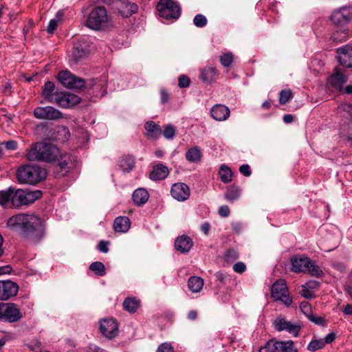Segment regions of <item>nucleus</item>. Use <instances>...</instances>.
<instances>
[{
	"label": "nucleus",
	"mask_w": 352,
	"mask_h": 352,
	"mask_svg": "<svg viewBox=\"0 0 352 352\" xmlns=\"http://www.w3.org/2000/svg\"><path fill=\"white\" fill-rule=\"evenodd\" d=\"M42 197L41 190H28L12 188V206L15 208L34 203Z\"/></svg>",
	"instance_id": "nucleus-5"
},
{
	"label": "nucleus",
	"mask_w": 352,
	"mask_h": 352,
	"mask_svg": "<svg viewBox=\"0 0 352 352\" xmlns=\"http://www.w3.org/2000/svg\"><path fill=\"white\" fill-rule=\"evenodd\" d=\"M139 305L140 302L134 298H127L123 302L124 309L130 313H134Z\"/></svg>",
	"instance_id": "nucleus-37"
},
{
	"label": "nucleus",
	"mask_w": 352,
	"mask_h": 352,
	"mask_svg": "<svg viewBox=\"0 0 352 352\" xmlns=\"http://www.w3.org/2000/svg\"><path fill=\"white\" fill-rule=\"evenodd\" d=\"M232 228L234 232L239 234L242 229V225L239 222H234L232 223Z\"/></svg>",
	"instance_id": "nucleus-64"
},
{
	"label": "nucleus",
	"mask_w": 352,
	"mask_h": 352,
	"mask_svg": "<svg viewBox=\"0 0 352 352\" xmlns=\"http://www.w3.org/2000/svg\"><path fill=\"white\" fill-rule=\"evenodd\" d=\"M239 171L241 174H243L245 177H249L251 175L252 171L250 170V167L248 164H243L239 168Z\"/></svg>",
	"instance_id": "nucleus-57"
},
{
	"label": "nucleus",
	"mask_w": 352,
	"mask_h": 352,
	"mask_svg": "<svg viewBox=\"0 0 352 352\" xmlns=\"http://www.w3.org/2000/svg\"><path fill=\"white\" fill-rule=\"evenodd\" d=\"M89 269L99 276H104L106 274V267L100 261H95L91 263Z\"/></svg>",
	"instance_id": "nucleus-38"
},
{
	"label": "nucleus",
	"mask_w": 352,
	"mask_h": 352,
	"mask_svg": "<svg viewBox=\"0 0 352 352\" xmlns=\"http://www.w3.org/2000/svg\"><path fill=\"white\" fill-rule=\"evenodd\" d=\"M100 331L107 338L113 339L118 335V323L113 318L102 319L100 322Z\"/></svg>",
	"instance_id": "nucleus-10"
},
{
	"label": "nucleus",
	"mask_w": 352,
	"mask_h": 352,
	"mask_svg": "<svg viewBox=\"0 0 352 352\" xmlns=\"http://www.w3.org/2000/svg\"><path fill=\"white\" fill-rule=\"evenodd\" d=\"M89 49L87 43L85 40L74 43L72 50V57L76 62H78L85 57Z\"/></svg>",
	"instance_id": "nucleus-19"
},
{
	"label": "nucleus",
	"mask_w": 352,
	"mask_h": 352,
	"mask_svg": "<svg viewBox=\"0 0 352 352\" xmlns=\"http://www.w3.org/2000/svg\"><path fill=\"white\" fill-rule=\"evenodd\" d=\"M204 286V280L199 276H191L188 280V287L193 293L201 291Z\"/></svg>",
	"instance_id": "nucleus-31"
},
{
	"label": "nucleus",
	"mask_w": 352,
	"mask_h": 352,
	"mask_svg": "<svg viewBox=\"0 0 352 352\" xmlns=\"http://www.w3.org/2000/svg\"><path fill=\"white\" fill-rule=\"evenodd\" d=\"M80 101V98L77 95L67 92L59 94L54 102L63 107L69 108L78 104Z\"/></svg>",
	"instance_id": "nucleus-17"
},
{
	"label": "nucleus",
	"mask_w": 352,
	"mask_h": 352,
	"mask_svg": "<svg viewBox=\"0 0 352 352\" xmlns=\"http://www.w3.org/2000/svg\"><path fill=\"white\" fill-rule=\"evenodd\" d=\"M146 135L152 138H158L162 134V129L160 125L153 121H148L144 124Z\"/></svg>",
	"instance_id": "nucleus-26"
},
{
	"label": "nucleus",
	"mask_w": 352,
	"mask_h": 352,
	"mask_svg": "<svg viewBox=\"0 0 352 352\" xmlns=\"http://www.w3.org/2000/svg\"><path fill=\"white\" fill-rule=\"evenodd\" d=\"M130 219L127 217H118L113 222V228L116 232H125L130 228Z\"/></svg>",
	"instance_id": "nucleus-27"
},
{
	"label": "nucleus",
	"mask_w": 352,
	"mask_h": 352,
	"mask_svg": "<svg viewBox=\"0 0 352 352\" xmlns=\"http://www.w3.org/2000/svg\"><path fill=\"white\" fill-rule=\"evenodd\" d=\"M192 244V241L189 236H181L176 239L175 248L182 253H187L191 249Z\"/></svg>",
	"instance_id": "nucleus-22"
},
{
	"label": "nucleus",
	"mask_w": 352,
	"mask_h": 352,
	"mask_svg": "<svg viewBox=\"0 0 352 352\" xmlns=\"http://www.w3.org/2000/svg\"><path fill=\"white\" fill-rule=\"evenodd\" d=\"M59 95V93L55 91V85L53 82L47 81L42 91V96L45 100L49 102H54L56 96Z\"/></svg>",
	"instance_id": "nucleus-20"
},
{
	"label": "nucleus",
	"mask_w": 352,
	"mask_h": 352,
	"mask_svg": "<svg viewBox=\"0 0 352 352\" xmlns=\"http://www.w3.org/2000/svg\"><path fill=\"white\" fill-rule=\"evenodd\" d=\"M272 298L276 301H281L286 307H290L292 299L289 295L286 281L278 279L272 287Z\"/></svg>",
	"instance_id": "nucleus-8"
},
{
	"label": "nucleus",
	"mask_w": 352,
	"mask_h": 352,
	"mask_svg": "<svg viewBox=\"0 0 352 352\" xmlns=\"http://www.w3.org/2000/svg\"><path fill=\"white\" fill-rule=\"evenodd\" d=\"M340 64L346 68L352 67V45H345L337 50Z\"/></svg>",
	"instance_id": "nucleus-15"
},
{
	"label": "nucleus",
	"mask_w": 352,
	"mask_h": 352,
	"mask_svg": "<svg viewBox=\"0 0 352 352\" xmlns=\"http://www.w3.org/2000/svg\"><path fill=\"white\" fill-rule=\"evenodd\" d=\"M292 270L296 273L306 272L311 260L305 256H296L291 259Z\"/></svg>",
	"instance_id": "nucleus-18"
},
{
	"label": "nucleus",
	"mask_w": 352,
	"mask_h": 352,
	"mask_svg": "<svg viewBox=\"0 0 352 352\" xmlns=\"http://www.w3.org/2000/svg\"><path fill=\"white\" fill-rule=\"evenodd\" d=\"M215 277L223 285H225L226 283V279L228 278L227 275L222 272H217L215 274Z\"/></svg>",
	"instance_id": "nucleus-62"
},
{
	"label": "nucleus",
	"mask_w": 352,
	"mask_h": 352,
	"mask_svg": "<svg viewBox=\"0 0 352 352\" xmlns=\"http://www.w3.org/2000/svg\"><path fill=\"white\" fill-rule=\"evenodd\" d=\"M283 329L284 331H287L294 337H298L301 329V326L289 321V324L286 327H283Z\"/></svg>",
	"instance_id": "nucleus-43"
},
{
	"label": "nucleus",
	"mask_w": 352,
	"mask_h": 352,
	"mask_svg": "<svg viewBox=\"0 0 352 352\" xmlns=\"http://www.w3.org/2000/svg\"><path fill=\"white\" fill-rule=\"evenodd\" d=\"M58 81L65 87L72 89H80L85 87V80L74 76L69 71H61L58 74Z\"/></svg>",
	"instance_id": "nucleus-9"
},
{
	"label": "nucleus",
	"mask_w": 352,
	"mask_h": 352,
	"mask_svg": "<svg viewBox=\"0 0 352 352\" xmlns=\"http://www.w3.org/2000/svg\"><path fill=\"white\" fill-rule=\"evenodd\" d=\"M119 166L123 171L129 173L134 168L135 159L131 155L123 156L119 162Z\"/></svg>",
	"instance_id": "nucleus-33"
},
{
	"label": "nucleus",
	"mask_w": 352,
	"mask_h": 352,
	"mask_svg": "<svg viewBox=\"0 0 352 352\" xmlns=\"http://www.w3.org/2000/svg\"><path fill=\"white\" fill-rule=\"evenodd\" d=\"M109 242L108 241H100L98 245V250L103 252V253H107L109 251V248H108V245H109Z\"/></svg>",
	"instance_id": "nucleus-59"
},
{
	"label": "nucleus",
	"mask_w": 352,
	"mask_h": 352,
	"mask_svg": "<svg viewBox=\"0 0 352 352\" xmlns=\"http://www.w3.org/2000/svg\"><path fill=\"white\" fill-rule=\"evenodd\" d=\"M212 117L217 121L226 120L230 116V109L222 104H216L210 110Z\"/></svg>",
	"instance_id": "nucleus-21"
},
{
	"label": "nucleus",
	"mask_w": 352,
	"mask_h": 352,
	"mask_svg": "<svg viewBox=\"0 0 352 352\" xmlns=\"http://www.w3.org/2000/svg\"><path fill=\"white\" fill-rule=\"evenodd\" d=\"M19 289V285L12 280H0V300H8L16 296Z\"/></svg>",
	"instance_id": "nucleus-13"
},
{
	"label": "nucleus",
	"mask_w": 352,
	"mask_h": 352,
	"mask_svg": "<svg viewBox=\"0 0 352 352\" xmlns=\"http://www.w3.org/2000/svg\"><path fill=\"white\" fill-rule=\"evenodd\" d=\"M110 21L107 10L104 6L95 5L91 8L86 20V25L93 30L105 29Z\"/></svg>",
	"instance_id": "nucleus-3"
},
{
	"label": "nucleus",
	"mask_w": 352,
	"mask_h": 352,
	"mask_svg": "<svg viewBox=\"0 0 352 352\" xmlns=\"http://www.w3.org/2000/svg\"><path fill=\"white\" fill-rule=\"evenodd\" d=\"M148 192L144 188H138L133 193V200L137 206L144 204L148 199Z\"/></svg>",
	"instance_id": "nucleus-28"
},
{
	"label": "nucleus",
	"mask_w": 352,
	"mask_h": 352,
	"mask_svg": "<svg viewBox=\"0 0 352 352\" xmlns=\"http://www.w3.org/2000/svg\"><path fill=\"white\" fill-rule=\"evenodd\" d=\"M233 270L235 272L242 274L246 270V266L243 262H237L233 266Z\"/></svg>",
	"instance_id": "nucleus-55"
},
{
	"label": "nucleus",
	"mask_w": 352,
	"mask_h": 352,
	"mask_svg": "<svg viewBox=\"0 0 352 352\" xmlns=\"http://www.w3.org/2000/svg\"><path fill=\"white\" fill-rule=\"evenodd\" d=\"M57 25H58L57 20L53 19H51L49 22V24H48V26L47 28V32L50 34L54 33V32L55 31V30L57 28Z\"/></svg>",
	"instance_id": "nucleus-58"
},
{
	"label": "nucleus",
	"mask_w": 352,
	"mask_h": 352,
	"mask_svg": "<svg viewBox=\"0 0 352 352\" xmlns=\"http://www.w3.org/2000/svg\"><path fill=\"white\" fill-rule=\"evenodd\" d=\"M221 180L224 184H228L232 181L233 173L232 170L226 165L222 164L219 170Z\"/></svg>",
	"instance_id": "nucleus-35"
},
{
	"label": "nucleus",
	"mask_w": 352,
	"mask_h": 352,
	"mask_svg": "<svg viewBox=\"0 0 352 352\" xmlns=\"http://www.w3.org/2000/svg\"><path fill=\"white\" fill-rule=\"evenodd\" d=\"M239 258L238 252L233 248H230L227 250L223 255V258L225 261L228 263H232L237 260Z\"/></svg>",
	"instance_id": "nucleus-41"
},
{
	"label": "nucleus",
	"mask_w": 352,
	"mask_h": 352,
	"mask_svg": "<svg viewBox=\"0 0 352 352\" xmlns=\"http://www.w3.org/2000/svg\"><path fill=\"white\" fill-rule=\"evenodd\" d=\"M330 84L336 88H341V86L346 82V77L338 70L329 78Z\"/></svg>",
	"instance_id": "nucleus-32"
},
{
	"label": "nucleus",
	"mask_w": 352,
	"mask_h": 352,
	"mask_svg": "<svg viewBox=\"0 0 352 352\" xmlns=\"http://www.w3.org/2000/svg\"><path fill=\"white\" fill-rule=\"evenodd\" d=\"M278 344L279 341L270 340L260 348L259 352H279Z\"/></svg>",
	"instance_id": "nucleus-40"
},
{
	"label": "nucleus",
	"mask_w": 352,
	"mask_h": 352,
	"mask_svg": "<svg viewBox=\"0 0 352 352\" xmlns=\"http://www.w3.org/2000/svg\"><path fill=\"white\" fill-rule=\"evenodd\" d=\"M23 318V314L15 303L0 302V320L16 322Z\"/></svg>",
	"instance_id": "nucleus-7"
},
{
	"label": "nucleus",
	"mask_w": 352,
	"mask_h": 352,
	"mask_svg": "<svg viewBox=\"0 0 352 352\" xmlns=\"http://www.w3.org/2000/svg\"><path fill=\"white\" fill-rule=\"evenodd\" d=\"M278 347L279 352H298L292 340L279 341Z\"/></svg>",
	"instance_id": "nucleus-39"
},
{
	"label": "nucleus",
	"mask_w": 352,
	"mask_h": 352,
	"mask_svg": "<svg viewBox=\"0 0 352 352\" xmlns=\"http://www.w3.org/2000/svg\"><path fill=\"white\" fill-rule=\"evenodd\" d=\"M33 114L39 120H58L63 117L62 113L51 106L38 107L34 109Z\"/></svg>",
	"instance_id": "nucleus-11"
},
{
	"label": "nucleus",
	"mask_w": 352,
	"mask_h": 352,
	"mask_svg": "<svg viewBox=\"0 0 352 352\" xmlns=\"http://www.w3.org/2000/svg\"><path fill=\"white\" fill-rule=\"evenodd\" d=\"M352 18V10L350 7H342L333 12L331 20L338 27H345Z\"/></svg>",
	"instance_id": "nucleus-12"
},
{
	"label": "nucleus",
	"mask_w": 352,
	"mask_h": 352,
	"mask_svg": "<svg viewBox=\"0 0 352 352\" xmlns=\"http://www.w3.org/2000/svg\"><path fill=\"white\" fill-rule=\"evenodd\" d=\"M0 205L6 208L12 206V187L0 191Z\"/></svg>",
	"instance_id": "nucleus-34"
},
{
	"label": "nucleus",
	"mask_w": 352,
	"mask_h": 352,
	"mask_svg": "<svg viewBox=\"0 0 352 352\" xmlns=\"http://www.w3.org/2000/svg\"><path fill=\"white\" fill-rule=\"evenodd\" d=\"M325 346V342L323 340H311L308 346L307 350L309 351H314L318 349H323Z\"/></svg>",
	"instance_id": "nucleus-44"
},
{
	"label": "nucleus",
	"mask_w": 352,
	"mask_h": 352,
	"mask_svg": "<svg viewBox=\"0 0 352 352\" xmlns=\"http://www.w3.org/2000/svg\"><path fill=\"white\" fill-rule=\"evenodd\" d=\"M164 136L168 140L173 139L175 135V129L172 125L166 126L163 131Z\"/></svg>",
	"instance_id": "nucleus-50"
},
{
	"label": "nucleus",
	"mask_w": 352,
	"mask_h": 352,
	"mask_svg": "<svg viewBox=\"0 0 352 352\" xmlns=\"http://www.w3.org/2000/svg\"><path fill=\"white\" fill-rule=\"evenodd\" d=\"M169 173L167 166L162 164H158L153 166V170L149 175V178L152 180H162L165 179Z\"/></svg>",
	"instance_id": "nucleus-23"
},
{
	"label": "nucleus",
	"mask_w": 352,
	"mask_h": 352,
	"mask_svg": "<svg viewBox=\"0 0 352 352\" xmlns=\"http://www.w3.org/2000/svg\"><path fill=\"white\" fill-rule=\"evenodd\" d=\"M308 319L316 324L321 326L325 325V320L320 316H315L312 314L310 317L308 318Z\"/></svg>",
	"instance_id": "nucleus-54"
},
{
	"label": "nucleus",
	"mask_w": 352,
	"mask_h": 352,
	"mask_svg": "<svg viewBox=\"0 0 352 352\" xmlns=\"http://www.w3.org/2000/svg\"><path fill=\"white\" fill-rule=\"evenodd\" d=\"M60 155L58 147L50 143L36 142L28 150L26 157L29 161L55 162Z\"/></svg>",
	"instance_id": "nucleus-2"
},
{
	"label": "nucleus",
	"mask_w": 352,
	"mask_h": 352,
	"mask_svg": "<svg viewBox=\"0 0 352 352\" xmlns=\"http://www.w3.org/2000/svg\"><path fill=\"white\" fill-rule=\"evenodd\" d=\"M88 351L91 352H107L106 350L94 344H89L87 346Z\"/></svg>",
	"instance_id": "nucleus-61"
},
{
	"label": "nucleus",
	"mask_w": 352,
	"mask_h": 352,
	"mask_svg": "<svg viewBox=\"0 0 352 352\" xmlns=\"http://www.w3.org/2000/svg\"><path fill=\"white\" fill-rule=\"evenodd\" d=\"M219 76V72L214 67H208L201 70V78L207 83H211L216 80Z\"/></svg>",
	"instance_id": "nucleus-25"
},
{
	"label": "nucleus",
	"mask_w": 352,
	"mask_h": 352,
	"mask_svg": "<svg viewBox=\"0 0 352 352\" xmlns=\"http://www.w3.org/2000/svg\"><path fill=\"white\" fill-rule=\"evenodd\" d=\"M300 308L301 311L307 316V318L313 314L311 306L307 301L302 302L300 305Z\"/></svg>",
	"instance_id": "nucleus-49"
},
{
	"label": "nucleus",
	"mask_w": 352,
	"mask_h": 352,
	"mask_svg": "<svg viewBox=\"0 0 352 352\" xmlns=\"http://www.w3.org/2000/svg\"><path fill=\"white\" fill-rule=\"evenodd\" d=\"M307 272H308L311 276L316 277H321L323 275V272L320 267L311 261Z\"/></svg>",
	"instance_id": "nucleus-47"
},
{
	"label": "nucleus",
	"mask_w": 352,
	"mask_h": 352,
	"mask_svg": "<svg viewBox=\"0 0 352 352\" xmlns=\"http://www.w3.org/2000/svg\"><path fill=\"white\" fill-rule=\"evenodd\" d=\"M336 339V335L334 333H330L326 336L324 342L325 344H330Z\"/></svg>",
	"instance_id": "nucleus-63"
},
{
	"label": "nucleus",
	"mask_w": 352,
	"mask_h": 352,
	"mask_svg": "<svg viewBox=\"0 0 352 352\" xmlns=\"http://www.w3.org/2000/svg\"><path fill=\"white\" fill-rule=\"evenodd\" d=\"M157 352H174V348L170 344L165 342L158 346Z\"/></svg>",
	"instance_id": "nucleus-53"
},
{
	"label": "nucleus",
	"mask_w": 352,
	"mask_h": 352,
	"mask_svg": "<svg viewBox=\"0 0 352 352\" xmlns=\"http://www.w3.org/2000/svg\"><path fill=\"white\" fill-rule=\"evenodd\" d=\"M201 153L197 146L190 148L186 153V158L190 162H197L201 160Z\"/></svg>",
	"instance_id": "nucleus-36"
},
{
	"label": "nucleus",
	"mask_w": 352,
	"mask_h": 352,
	"mask_svg": "<svg viewBox=\"0 0 352 352\" xmlns=\"http://www.w3.org/2000/svg\"><path fill=\"white\" fill-rule=\"evenodd\" d=\"M190 79L186 75H181L178 79V86L180 88H186L190 85Z\"/></svg>",
	"instance_id": "nucleus-51"
},
{
	"label": "nucleus",
	"mask_w": 352,
	"mask_h": 352,
	"mask_svg": "<svg viewBox=\"0 0 352 352\" xmlns=\"http://www.w3.org/2000/svg\"><path fill=\"white\" fill-rule=\"evenodd\" d=\"M293 94L290 89H283L280 92L279 103L285 104L292 99Z\"/></svg>",
	"instance_id": "nucleus-46"
},
{
	"label": "nucleus",
	"mask_w": 352,
	"mask_h": 352,
	"mask_svg": "<svg viewBox=\"0 0 352 352\" xmlns=\"http://www.w3.org/2000/svg\"><path fill=\"white\" fill-rule=\"evenodd\" d=\"M230 210L228 206L223 205L219 208V214L223 217H227L230 215Z\"/></svg>",
	"instance_id": "nucleus-56"
},
{
	"label": "nucleus",
	"mask_w": 352,
	"mask_h": 352,
	"mask_svg": "<svg viewBox=\"0 0 352 352\" xmlns=\"http://www.w3.org/2000/svg\"><path fill=\"white\" fill-rule=\"evenodd\" d=\"M58 166L60 170H67L72 168L74 164V157L71 154L65 153L60 155V159L58 158Z\"/></svg>",
	"instance_id": "nucleus-30"
},
{
	"label": "nucleus",
	"mask_w": 352,
	"mask_h": 352,
	"mask_svg": "<svg viewBox=\"0 0 352 352\" xmlns=\"http://www.w3.org/2000/svg\"><path fill=\"white\" fill-rule=\"evenodd\" d=\"M274 328L278 331H284L283 327H286L289 324L287 321L283 316H278L273 322Z\"/></svg>",
	"instance_id": "nucleus-42"
},
{
	"label": "nucleus",
	"mask_w": 352,
	"mask_h": 352,
	"mask_svg": "<svg viewBox=\"0 0 352 352\" xmlns=\"http://www.w3.org/2000/svg\"><path fill=\"white\" fill-rule=\"evenodd\" d=\"M300 294L307 299H311L314 298V294L306 287H304L300 291Z\"/></svg>",
	"instance_id": "nucleus-60"
},
{
	"label": "nucleus",
	"mask_w": 352,
	"mask_h": 352,
	"mask_svg": "<svg viewBox=\"0 0 352 352\" xmlns=\"http://www.w3.org/2000/svg\"><path fill=\"white\" fill-rule=\"evenodd\" d=\"M47 175L46 170L38 166L25 165L17 170L16 177L21 184L34 185L43 180Z\"/></svg>",
	"instance_id": "nucleus-4"
},
{
	"label": "nucleus",
	"mask_w": 352,
	"mask_h": 352,
	"mask_svg": "<svg viewBox=\"0 0 352 352\" xmlns=\"http://www.w3.org/2000/svg\"><path fill=\"white\" fill-rule=\"evenodd\" d=\"M160 17L166 20L177 19L181 15L179 6L172 0H160L156 6Z\"/></svg>",
	"instance_id": "nucleus-6"
},
{
	"label": "nucleus",
	"mask_w": 352,
	"mask_h": 352,
	"mask_svg": "<svg viewBox=\"0 0 352 352\" xmlns=\"http://www.w3.org/2000/svg\"><path fill=\"white\" fill-rule=\"evenodd\" d=\"M207 22L208 20L206 17L201 14H197L193 19V23L197 28H203L206 26Z\"/></svg>",
	"instance_id": "nucleus-48"
},
{
	"label": "nucleus",
	"mask_w": 352,
	"mask_h": 352,
	"mask_svg": "<svg viewBox=\"0 0 352 352\" xmlns=\"http://www.w3.org/2000/svg\"><path fill=\"white\" fill-rule=\"evenodd\" d=\"M234 56L232 52H226L220 56L219 60L221 64L228 67L231 65L233 62Z\"/></svg>",
	"instance_id": "nucleus-45"
},
{
	"label": "nucleus",
	"mask_w": 352,
	"mask_h": 352,
	"mask_svg": "<svg viewBox=\"0 0 352 352\" xmlns=\"http://www.w3.org/2000/svg\"><path fill=\"white\" fill-rule=\"evenodd\" d=\"M7 225L25 241L39 242L44 236L45 226L41 218L34 214H18L8 219Z\"/></svg>",
	"instance_id": "nucleus-1"
},
{
	"label": "nucleus",
	"mask_w": 352,
	"mask_h": 352,
	"mask_svg": "<svg viewBox=\"0 0 352 352\" xmlns=\"http://www.w3.org/2000/svg\"><path fill=\"white\" fill-rule=\"evenodd\" d=\"M171 195L179 201L186 200L190 196V188L184 183H176L172 186Z\"/></svg>",
	"instance_id": "nucleus-16"
},
{
	"label": "nucleus",
	"mask_w": 352,
	"mask_h": 352,
	"mask_svg": "<svg viewBox=\"0 0 352 352\" xmlns=\"http://www.w3.org/2000/svg\"><path fill=\"white\" fill-rule=\"evenodd\" d=\"M350 33L345 27L336 26V30L332 33L330 39L336 43L346 41L349 36Z\"/></svg>",
	"instance_id": "nucleus-24"
},
{
	"label": "nucleus",
	"mask_w": 352,
	"mask_h": 352,
	"mask_svg": "<svg viewBox=\"0 0 352 352\" xmlns=\"http://www.w3.org/2000/svg\"><path fill=\"white\" fill-rule=\"evenodd\" d=\"M3 148L8 151H14L17 148L18 144L15 140H9L7 142H1Z\"/></svg>",
	"instance_id": "nucleus-52"
},
{
	"label": "nucleus",
	"mask_w": 352,
	"mask_h": 352,
	"mask_svg": "<svg viewBox=\"0 0 352 352\" xmlns=\"http://www.w3.org/2000/svg\"><path fill=\"white\" fill-rule=\"evenodd\" d=\"M116 6L118 13L123 17H129L138 10L136 3L122 0H116Z\"/></svg>",
	"instance_id": "nucleus-14"
},
{
	"label": "nucleus",
	"mask_w": 352,
	"mask_h": 352,
	"mask_svg": "<svg viewBox=\"0 0 352 352\" xmlns=\"http://www.w3.org/2000/svg\"><path fill=\"white\" fill-rule=\"evenodd\" d=\"M240 195L241 189L236 185H232L227 187L224 197L228 202L232 203L239 199Z\"/></svg>",
	"instance_id": "nucleus-29"
}]
</instances>
